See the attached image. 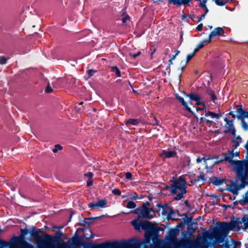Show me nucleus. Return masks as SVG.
I'll list each match as a JSON object with an SVG mask.
<instances>
[{"label": "nucleus", "mask_w": 248, "mask_h": 248, "mask_svg": "<svg viewBox=\"0 0 248 248\" xmlns=\"http://www.w3.org/2000/svg\"><path fill=\"white\" fill-rule=\"evenodd\" d=\"M221 156L224 158L221 159L217 156H216V160L214 164L223 161H227L234 167V170L237 177L243 182L248 180V162L247 160L234 161L233 158L234 154L233 151L229 152L228 154H222Z\"/></svg>", "instance_id": "obj_1"}, {"label": "nucleus", "mask_w": 248, "mask_h": 248, "mask_svg": "<svg viewBox=\"0 0 248 248\" xmlns=\"http://www.w3.org/2000/svg\"><path fill=\"white\" fill-rule=\"evenodd\" d=\"M236 228L239 229V223L237 221L231 222L229 223L222 222L214 227L207 236L209 238H214L212 246L222 243L229 231Z\"/></svg>", "instance_id": "obj_2"}, {"label": "nucleus", "mask_w": 248, "mask_h": 248, "mask_svg": "<svg viewBox=\"0 0 248 248\" xmlns=\"http://www.w3.org/2000/svg\"><path fill=\"white\" fill-rule=\"evenodd\" d=\"M190 186L183 176H180L173 179L172 183L167 186L170 194L172 195H175L174 199L176 201H179L184 197V195L187 192V186Z\"/></svg>", "instance_id": "obj_3"}, {"label": "nucleus", "mask_w": 248, "mask_h": 248, "mask_svg": "<svg viewBox=\"0 0 248 248\" xmlns=\"http://www.w3.org/2000/svg\"><path fill=\"white\" fill-rule=\"evenodd\" d=\"M150 242V236L145 235V239L141 241L137 238H133L127 241H117V248H149Z\"/></svg>", "instance_id": "obj_4"}, {"label": "nucleus", "mask_w": 248, "mask_h": 248, "mask_svg": "<svg viewBox=\"0 0 248 248\" xmlns=\"http://www.w3.org/2000/svg\"><path fill=\"white\" fill-rule=\"evenodd\" d=\"M206 233L204 235L203 237H197L194 240H188L187 242L186 245H181L179 246H183L185 248H206L208 246H210L211 244L209 243L205 237L208 238L207 236L208 233ZM209 239H213V238H209ZM179 246H176L174 247L175 248Z\"/></svg>", "instance_id": "obj_5"}, {"label": "nucleus", "mask_w": 248, "mask_h": 248, "mask_svg": "<svg viewBox=\"0 0 248 248\" xmlns=\"http://www.w3.org/2000/svg\"><path fill=\"white\" fill-rule=\"evenodd\" d=\"M139 217L131 221V225L134 227V229L138 231H140L141 229L144 230L145 232V235H147L148 232H156L155 230L153 227L152 223L148 221L145 222L140 221L139 222Z\"/></svg>", "instance_id": "obj_6"}, {"label": "nucleus", "mask_w": 248, "mask_h": 248, "mask_svg": "<svg viewBox=\"0 0 248 248\" xmlns=\"http://www.w3.org/2000/svg\"><path fill=\"white\" fill-rule=\"evenodd\" d=\"M157 213L159 216H162L164 218H173V215L174 214L173 210L168 204L158 205Z\"/></svg>", "instance_id": "obj_7"}, {"label": "nucleus", "mask_w": 248, "mask_h": 248, "mask_svg": "<svg viewBox=\"0 0 248 248\" xmlns=\"http://www.w3.org/2000/svg\"><path fill=\"white\" fill-rule=\"evenodd\" d=\"M178 234V232L175 229H171L169 231L165 237V242L167 244V247L169 248V245L172 244L175 245L177 243L176 236Z\"/></svg>", "instance_id": "obj_8"}, {"label": "nucleus", "mask_w": 248, "mask_h": 248, "mask_svg": "<svg viewBox=\"0 0 248 248\" xmlns=\"http://www.w3.org/2000/svg\"><path fill=\"white\" fill-rule=\"evenodd\" d=\"M235 112L236 113V114H232V117L233 118L237 117L238 119L241 120L243 128L245 130H247L248 129V125L244 121V119L248 118V112L245 111L244 109H236V111Z\"/></svg>", "instance_id": "obj_9"}, {"label": "nucleus", "mask_w": 248, "mask_h": 248, "mask_svg": "<svg viewBox=\"0 0 248 248\" xmlns=\"http://www.w3.org/2000/svg\"><path fill=\"white\" fill-rule=\"evenodd\" d=\"M155 215V212L152 208L144 206L140 208V215L139 216V217L150 219L153 218Z\"/></svg>", "instance_id": "obj_10"}, {"label": "nucleus", "mask_w": 248, "mask_h": 248, "mask_svg": "<svg viewBox=\"0 0 248 248\" xmlns=\"http://www.w3.org/2000/svg\"><path fill=\"white\" fill-rule=\"evenodd\" d=\"M188 96L190 102H195L196 105L198 106L201 105L205 107V101L199 94L194 92H191L189 93V95Z\"/></svg>", "instance_id": "obj_11"}, {"label": "nucleus", "mask_w": 248, "mask_h": 248, "mask_svg": "<svg viewBox=\"0 0 248 248\" xmlns=\"http://www.w3.org/2000/svg\"><path fill=\"white\" fill-rule=\"evenodd\" d=\"M247 180L245 182H243L241 180L242 184L238 185L236 182L232 183L230 185H227L228 190L231 192L233 195H237L239 190L244 188L245 183H246Z\"/></svg>", "instance_id": "obj_12"}, {"label": "nucleus", "mask_w": 248, "mask_h": 248, "mask_svg": "<svg viewBox=\"0 0 248 248\" xmlns=\"http://www.w3.org/2000/svg\"><path fill=\"white\" fill-rule=\"evenodd\" d=\"M108 202L105 199H102L96 202H90L88 204L89 207L93 211H97L98 208H104L107 205Z\"/></svg>", "instance_id": "obj_13"}, {"label": "nucleus", "mask_w": 248, "mask_h": 248, "mask_svg": "<svg viewBox=\"0 0 248 248\" xmlns=\"http://www.w3.org/2000/svg\"><path fill=\"white\" fill-rule=\"evenodd\" d=\"M224 34V31L222 28L217 27V28H215L209 35L208 43H210L211 42V39L213 37H214L217 35L223 36Z\"/></svg>", "instance_id": "obj_14"}, {"label": "nucleus", "mask_w": 248, "mask_h": 248, "mask_svg": "<svg viewBox=\"0 0 248 248\" xmlns=\"http://www.w3.org/2000/svg\"><path fill=\"white\" fill-rule=\"evenodd\" d=\"M177 153L175 151L163 150L160 154V157L163 159L172 158L176 156Z\"/></svg>", "instance_id": "obj_15"}, {"label": "nucleus", "mask_w": 248, "mask_h": 248, "mask_svg": "<svg viewBox=\"0 0 248 248\" xmlns=\"http://www.w3.org/2000/svg\"><path fill=\"white\" fill-rule=\"evenodd\" d=\"M225 121H227L226 125V132L230 133L233 135H235V130L232 121H227V119H225Z\"/></svg>", "instance_id": "obj_16"}, {"label": "nucleus", "mask_w": 248, "mask_h": 248, "mask_svg": "<svg viewBox=\"0 0 248 248\" xmlns=\"http://www.w3.org/2000/svg\"><path fill=\"white\" fill-rule=\"evenodd\" d=\"M98 248H117V241L102 243L98 245Z\"/></svg>", "instance_id": "obj_17"}, {"label": "nucleus", "mask_w": 248, "mask_h": 248, "mask_svg": "<svg viewBox=\"0 0 248 248\" xmlns=\"http://www.w3.org/2000/svg\"><path fill=\"white\" fill-rule=\"evenodd\" d=\"M63 248H71V247L65 242H62L60 244ZM37 246L38 248H50L43 241H40L37 242Z\"/></svg>", "instance_id": "obj_18"}, {"label": "nucleus", "mask_w": 248, "mask_h": 248, "mask_svg": "<svg viewBox=\"0 0 248 248\" xmlns=\"http://www.w3.org/2000/svg\"><path fill=\"white\" fill-rule=\"evenodd\" d=\"M175 98L183 105L184 108H190L188 107L187 103L184 100V99L182 97L179 96L178 94L176 93L175 94Z\"/></svg>", "instance_id": "obj_19"}, {"label": "nucleus", "mask_w": 248, "mask_h": 248, "mask_svg": "<svg viewBox=\"0 0 248 248\" xmlns=\"http://www.w3.org/2000/svg\"><path fill=\"white\" fill-rule=\"evenodd\" d=\"M242 139L240 136H238L232 140V146L234 148L238 147L241 142Z\"/></svg>", "instance_id": "obj_20"}, {"label": "nucleus", "mask_w": 248, "mask_h": 248, "mask_svg": "<svg viewBox=\"0 0 248 248\" xmlns=\"http://www.w3.org/2000/svg\"><path fill=\"white\" fill-rule=\"evenodd\" d=\"M240 223L243 224V226L242 227V229H248V216L247 215L243 216L240 221Z\"/></svg>", "instance_id": "obj_21"}, {"label": "nucleus", "mask_w": 248, "mask_h": 248, "mask_svg": "<svg viewBox=\"0 0 248 248\" xmlns=\"http://www.w3.org/2000/svg\"><path fill=\"white\" fill-rule=\"evenodd\" d=\"M206 93L210 98L211 102L215 103V101L217 99V96L215 95L214 91L211 89H208L206 90Z\"/></svg>", "instance_id": "obj_22"}, {"label": "nucleus", "mask_w": 248, "mask_h": 248, "mask_svg": "<svg viewBox=\"0 0 248 248\" xmlns=\"http://www.w3.org/2000/svg\"><path fill=\"white\" fill-rule=\"evenodd\" d=\"M123 204L124 206L129 209L134 208L136 206L134 202L128 200L124 201Z\"/></svg>", "instance_id": "obj_23"}, {"label": "nucleus", "mask_w": 248, "mask_h": 248, "mask_svg": "<svg viewBox=\"0 0 248 248\" xmlns=\"http://www.w3.org/2000/svg\"><path fill=\"white\" fill-rule=\"evenodd\" d=\"M190 179L191 183H197L200 181H204L205 180L204 178V176L203 174H200L196 177V179L195 180H193L191 176H190Z\"/></svg>", "instance_id": "obj_24"}, {"label": "nucleus", "mask_w": 248, "mask_h": 248, "mask_svg": "<svg viewBox=\"0 0 248 248\" xmlns=\"http://www.w3.org/2000/svg\"><path fill=\"white\" fill-rule=\"evenodd\" d=\"M239 203L242 205L248 204V190L243 195V198L240 200Z\"/></svg>", "instance_id": "obj_25"}, {"label": "nucleus", "mask_w": 248, "mask_h": 248, "mask_svg": "<svg viewBox=\"0 0 248 248\" xmlns=\"http://www.w3.org/2000/svg\"><path fill=\"white\" fill-rule=\"evenodd\" d=\"M237 243L232 240L231 242L226 243L225 248H237Z\"/></svg>", "instance_id": "obj_26"}, {"label": "nucleus", "mask_w": 248, "mask_h": 248, "mask_svg": "<svg viewBox=\"0 0 248 248\" xmlns=\"http://www.w3.org/2000/svg\"><path fill=\"white\" fill-rule=\"evenodd\" d=\"M205 116L207 117H210L211 119L216 120L219 119L220 117L219 114L210 111L208 112Z\"/></svg>", "instance_id": "obj_27"}, {"label": "nucleus", "mask_w": 248, "mask_h": 248, "mask_svg": "<svg viewBox=\"0 0 248 248\" xmlns=\"http://www.w3.org/2000/svg\"><path fill=\"white\" fill-rule=\"evenodd\" d=\"M169 3L173 4L178 7L182 5L183 0H167Z\"/></svg>", "instance_id": "obj_28"}, {"label": "nucleus", "mask_w": 248, "mask_h": 248, "mask_svg": "<svg viewBox=\"0 0 248 248\" xmlns=\"http://www.w3.org/2000/svg\"><path fill=\"white\" fill-rule=\"evenodd\" d=\"M139 123V121L138 119H130L128 120L126 123L125 124L127 125H128L129 124H132V125H137Z\"/></svg>", "instance_id": "obj_29"}, {"label": "nucleus", "mask_w": 248, "mask_h": 248, "mask_svg": "<svg viewBox=\"0 0 248 248\" xmlns=\"http://www.w3.org/2000/svg\"><path fill=\"white\" fill-rule=\"evenodd\" d=\"M111 71L115 74L117 77H121V72L117 66H113L111 67Z\"/></svg>", "instance_id": "obj_30"}, {"label": "nucleus", "mask_w": 248, "mask_h": 248, "mask_svg": "<svg viewBox=\"0 0 248 248\" xmlns=\"http://www.w3.org/2000/svg\"><path fill=\"white\" fill-rule=\"evenodd\" d=\"M152 226H153V227L155 230V231H156L154 232H148V233L149 235V234H158V232H159V231H163L164 230V229L163 228H161V227H155L153 224L152 223Z\"/></svg>", "instance_id": "obj_31"}, {"label": "nucleus", "mask_w": 248, "mask_h": 248, "mask_svg": "<svg viewBox=\"0 0 248 248\" xmlns=\"http://www.w3.org/2000/svg\"><path fill=\"white\" fill-rule=\"evenodd\" d=\"M214 1L217 5L221 6L225 5L226 3L224 0H214Z\"/></svg>", "instance_id": "obj_32"}, {"label": "nucleus", "mask_w": 248, "mask_h": 248, "mask_svg": "<svg viewBox=\"0 0 248 248\" xmlns=\"http://www.w3.org/2000/svg\"><path fill=\"white\" fill-rule=\"evenodd\" d=\"M97 72L96 70H94L93 69H89L87 71L88 78H90L91 77L93 76L94 73Z\"/></svg>", "instance_id": "obj_33"}, {"label": "nucleus", "mask_w": 248, "mask_h": 248, "mask_svg": "<svg viewBox=\"0 0 248 248\" xmlns=\"http://www.w3.org/2000/svg\"><path fill=\"white\" fill-rule=\"evenodd\" d=\"M62 146L60 144H56L53 149L52 150V151L53 153H56L58 152V150H62Z\"/></svg>", "instance_id": "obj_34"}, {"label": "nucleus", "mask_w": 248, "mask_h": 248, "mask_svg": "<svg viewBox=\"0 0 248 248\" xmlns=\"http://www.w3.org/2000/svg\"><path fill=\"white\" fill-rule=\"evenodd\" d=\"M206 43H208V40H204L198 44L197 47H198V48L200 49L202 48Z\"/></svg>", "instance_id": "obj_35"}, {"label": "nucleus", "mask_w": 248, "mask_h": 248, "mask_svg": "<svg viewBox=\"0 0 248 248\" xmlns=\"http://www.w3.org/2000/svg\"><path fill=\"white\" fill-rule=\"evenodd\" d=\"M201 159H202V161L203 160L205 164H206V165H207V160H214V159H215L216 160V156L215 157H202L201 158Z\"/></svg>", "instance_id": "obj_36"}, {"label": "nucleus", "mask_w": 248, "mask_h": 248, "mask_svg": "<svg viewBox=\"0 0 248 248\" xmlns=\"http://www.w3.org/2000/svg\"><path fill=\"white\" fill-rule=\"evenodd\" d=\"M8 59L4 56L0 57V64H4L7 62Z\"/></svg>", "instance_id": "obj_37"}, {"label": "nucleus", "mask_w": 248, "mask_h": 248, "mask_svg": "<svg viewBox=\"0 0 248 248\" xmlns=\"http://www.w3.org/2000/svg\"><path fill=\"white\" fill-rule=\"evenodd\" d=\"M129 19V16L127 15H124L123 16L122 21L123 23L124 24Z\"/></svg>", "instance_id": "obj_38"}, {"label": "nucleus", "mask_w": 248, "mask_h": 248, "mask_svg": "<svg viewBox=\"0 0 248 248\" xmlns=\"http://www.w3.org/2000/svg\"><path fill=\"white\" fill-rule=\"evenodd\" d=\"M89 232L90 234H88L87 233H85V237L86 238V239H89L90 238H92L94 237V236L92 234L91 231L89 230Z\"/></svg>", "instance_id": "obj_39"}, {"label": "nucleus", "mask_w": 248, "mask_h": 248, "mask_svg": "<svg viewBox=\"0 0 248 248\" xmlns=\"http://www.w3.org/2000/svg\"><path fill=\"white\" fill-rule=\"evenodd\" d=\"M194 56V53H192L188 54L187 56L186 61V62L185 65H186L192 58V57Z\"/></svg>", "instance_id": "obj_40"}, {"label": "nucleus", "mask_w": 248, "mask_h": 248, "mask_svg": "<svg viewBox=\"0 0 248 248\" xmlns=\"http://www.w3.org/2000/svg\"><path fill=\"white\" fill-rule=\"evenodd\" d=\"M35 229V227H33L32 228V230L31 231V235L35 238H37L38 237V235L37 234V232L36 231Z\"/></svg>", "instance_id": "obj_41"}, {"label": "nucleus", "mask_w": 248, "mask_h": 248, "mask_svg": "<svg viewBox=\"0 0 248 248\" xmlns=\"http://www.w3.org/2000/svg\"><path fill=\"white\" fill-rule=\"evenodd\" d=\"M125 178L127 180H131L132 179V175L131 172H126L125 174Z\"/></svg>", "instance_id": "obj_42"}, {"label": "nucleus", "mask_w": 248, "mask_h": 248, "mask_svg": "<svg viewBox=\"0 0 248 248\" xmlns=\"http://www.w3.org/2000/svg\"><path fill=\"white\" fill-rule=\"evenodd\" d=\"M112 193L115 195H120L121 192L119 189L114 188L112 190Z\"/></svg>", "instance_id": "obj_43"}, {"label": "nucleus", "mask_w": 248, "mask_h": 248, "mask_svg": "<svg viewBox=\"0 0 248 248\" xmlns=\"http://www.w3.org/2000/svg\"><path fill=\"white\" fill-rule=\"evenodd\" d=\"M52 89L50 87V85L49 84H47L45 92L47 93H50L52 92Z\"/></svg>", "instance_id": "obj_44"}, {"label": "nucleus", "mask_w": 248, "mask_h": 248, "mask_svg": "<svg viewBox=\"0 0 248 248\" xmlns=\"http://www.w3.org/2000/svg\"><path fill=\"white\" fill-rule=\"evenodd\" d=\"M184 161L187 164L188 166L189 165L190 162V159L188 156H185L184 157Z\"/></svg>", "instance_id": "obj_45"}, {"label": "nucleus", "mask_w": 248, "mask_h": 248, "mask_svg": "<svg viewBox=\"0 0 248 248\" xmlns=\"http://www.w3.org/2000/svg\"><path fill=\"white\" fill-rule=\"evenodd\" d=\"M9 244L4 241H1L0 240V246L1 247H8Z\"/></svg>", "instance_id": "obj_46"}, {"label": "nucleus", "mask_w": 248, "mask_h": 248, "mask_svg": "<svg viewBox=\"0 0 248 248\" xmlns=\"http://www.w3.org/2000/svg\"><path fill=\"white\" fill-rule=\"evenodd\" d=\"M207 2V0H201V2H200L199 6L200 7H205L206 6V3Z\"/></svg>", "instance_id": "obj_47"}, {"label": "nucleus", "mask_w": 248, "mask_h": 248, "mask_svg": "<svg viewBox=\"0 0 248 248\" xmlns=\"http://www.w3.org/2000/svg\"><path fill=\"white\" fill-rule=\"evenodd\" d=\"M140 54H141L140 51H139V52H138L137 53H134V54L130 53V56L131 57H132V58H133L134 59H135V58H136L138 56H139L140 55Z\"/></svg>", "instance_id": "obj_48"}, {"label": "nucleus", "mask_w": 248, "mask_h": 248, "mask_svg": "<svg viewBox=\"0 0 248 248\" xmlns=\"http://www.w3.org/2000/svg\"><path fill=\"white\" fill-rule=\"evenodd\" d=\"M28 233V230L27 229H21V234L23 236L27 235Z\"/></svg>", "instance_id": "obj_49"}, {"label": "nucleus", "mask_w": 248, "mask_h": 248, "mask_svg": "<svg viewBox=\"0 0 248 248\" xmlns=\"http://www.w3.org/2000/svg\"><path fill=\"white\" fill-rule=\"evenodd\" d=\"M245 147L247 150V155L246 156V158L247 160V162H248V140L246 144L245 145Z\"/></svg>", "instance_id": "obj_50"}, {"label": "nucleus", "mask_w": 248, "mask_h": 248, "mask_svg": "<svg viewBox=\"0 0 248 248\" xmlns=\"http://www.w3.org/2000/svg\"><path fill=\"white\" fill-rule=\"evenodd\" d=\"M138 198L137 195L135 193H132L131 195V199L133 200H136Z\"/></svg>", "instance_id": "obj_51"}, {"label": "nucleus", "mask_w": 248, "mask_h": 248, "mask_svg": "<svg viewBox=\"0 0 248 248\" xmlns=\"http://www.w3.org/2000/svg\"><path fill=\"white\" fill-rule=\"evenodd\" d=\"M85 176L89 178H91L93 176V174L91 172H88L85 174Z\"/></svg>", "instance_id": "obj_52"}, {"label": "nucleus", "mask_w": 248, "mask_h": 248, "mask_svg": "<svg viewBox=\"0 0 248 248\" xmlns=\"http://www.w3.org/2000/svg\"><path fill=\"white\" fill-rule=\"evenodd\" d=\"M202 24H200L196 27V30L198 31H201L202 29Z\"/></svg>", "instance_id": "obj_53"}, {"label": "nucleus", "mask_w": 248, "mask_h": 248, "mask_svg": "<svg viewBox=\"0 0 248 248\" xmlns=\"http://www.w3.org/2000/svg\"><path fill=\"white\" fill-rule=\"evenodd\" d=\"M46 238L48 242H50L51 240V236L49 234H46Z\"/></svg>", "instance_id": "obj_54"}, {"label": "nucleus", "mask_w": 248, "mask_h": 248, "mask_svg": "<svg viewBox=\"0 0 248 248\" xmlns=\"http://www.w3.org/2000/svg\"><path fill=\"white\" fill-rule=\"evenodd\" d=\"M205 14H202L201 17L198 19V22H200L201 20H202V19H203L204 18H205Z\"/></svg>", "instance_id": "obj_55"}, {"label": "nucleus", "mask_w": 248, "mask_h": 248, "mask_svg": "<svg viewBox=\"0 0 248 248\" xmlns=\"http://www.w3.org/2000/svg\"><path fill=\"white\" fill-rule=\"evenodd\" d=\"M71 240H72L73 243L75 245H76L78 241V239L77 238H73L71 239Z\"/></svg>", "instance_id": "obj_56"}, {"label": "nucleus", "mask_w": 248, "mask_h": 248, "mask_svg": "<svg viewBox=\"0 0 248 248\" xmlns=\"http://www.w3.org/2000/svg\"><path fill=\"white\" fill-rule=\"evenodd\" d=\"M89 220H90V218H86L84 219V223L86 224H88V225H89L90 224V222L88 221Z\"/></svg>", "instance_id": "obj_57"}, {"label": "nucleus", "mask_w": 248, "mask_h": 248, "mask_svg": "<svg viewBox=\"0 0 248 248\" xmlns=\"http://www.w3.org/2000/svg\"><path fill=\"white\" fill-rule=\"evenodd\" d=\"M223 183V181L221 180H217V181L215 182V184L217 185H220Z\"/></svg>", "instance_id": "obj_58"}, {"label": "nucleus", "mask_w": 248, "mask_h": 248, "mask_svg": "<svg viewBox=\"0 0 248 248\" xmlns=\"http://www.w3.org/2000/svg\"><path fill=\"white\" fill-rule=\"evenodd\" d=\"M201 8H203L204 9L205 13L204 14H205L206 15V14L209 12L207 7L206 5L205 7H202Z\"/></svg>", "instance_id": "obj_59"}, {"label": "nucleus", "mask_w": 248, "mask_h": 248, "mask_svg": "<svg viewBox=\"0 0 248 248\" xmlns=\"http://www.w3.org/2000/svg\"><path fill=\"white\" fill-rule=\"evenodd\" d=\"M140 209H136L134 210V213H136V214H139V213L140 214Z\"/></svg>", "instance_id": "obj_60"}, {"label": "nucleus", "mask_w": 248, "mask_h": 248, "mask_svg": "<svg viewBox=\"0 0 248 248\" xmlns=\"http://www.w3.org/2000/svg\"><path fill=\"white\" fill-rule=\"evenodd\" d=\"M176 56V55H172L171 56H170V61L174 60L175 59Z\"/></svg>", "instance_id": "obj_61"}, {"label": "nucleus", "mask_w": 248, "mask_h": 248, "mask_svg": "<svg viewBox=\"0 0 248 248\" xmlns=\"http://www.w3.org/2000/svg\"><path fill=\"white\" fill-rule=\"evenodd\" d=\"M202 159L200 157H198L196 159V162L197 163H200L202 162Z\"/></svg>", "instance_id": "obj_62"}, {"label": "nucleus", "mask_w": 248, "mask_h": 248, "mask_svg": "<svg viewBox=\"0 0 248 248\" xmlns=\"http://www.w3.org/2000/svg\"><path fill=\"white\" fill-rule=\"evenodd\" d=\"M183 93L185 97H188L189 93H186L185 91L183 92Z\"/></svg>", "instance_id": "obj_63"}, {"label": "nucleus", "mask_w": 248, "mask_h": 248, "mask_svg": "<svg viewBox=\"0 0 248 248\" xmlns=\"http://www.w3.org/2000/svg\"><path fill=\"white\" fill-rule=\"evenodd\" d=\"M235 107V108H242V106L241 105H238Z\"/></svg>", "instance_id": "obj_64"}]
</instances>
